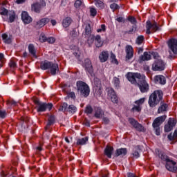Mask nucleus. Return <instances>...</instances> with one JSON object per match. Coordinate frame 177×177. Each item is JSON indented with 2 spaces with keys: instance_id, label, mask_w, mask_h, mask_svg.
<instances>
[{
  "instance_id": "nucleus-60",
  "label": "nucleus",
  "mask_w": 177,
  "mask_h": 177,
  "mask_svg": "<svg viewBox=\"0 0 177 177\" xmlns=\"http://www.w3.org/2000/svg\"><path fill=\"white\" fill-rule=\"evenodd\" d=\"M73 55L76 56V57H78V56L80 55V48H77V51L73 53Z\"/></svg>"
},
{
  "instance_id": "nucleus-28",
  "label": "nucleus",
  "mask_w": 177,
  "mask_h": 177,
  "mask_svg": "<svg viewBox=\"0 0 177 177\" xmlns=\"http://www.w3.org/2000/svg\"><path fill=\"white\" fill-rule=\"evenodd\" d=\"M7 16L9 17L8 23H13L16 19V12L15 11H10Z\"/></svg>"
},
{
  "instance_id": "nucleus-5",
  "label": "nucleus",
  "mask_w": 177,
  "mask_h": 177,
  "mask_svg": "<svg viewBox=\"0 0 177 177\" xmlns=\"http://www.w3.org/2000/svg\"><path fill=\"white\" fill-rule=\"evenodd\" d=\"M126 77L127 78L128 81H129V82L133 84L134 85H136L138 82H139L140 80H145V78H146V76H145L144 75H141L139 73L129 72L126 75Z\"/></svg>"
},
{
  "instance_id": "nucleus-41",
  "label": "nucleus",
  "mask_w": 177,
  "mask_h": 177,
  "mask_svg": "<svg viewBox=\"0 0 177 177\" xmlns=\"http://www.w3.org/2000/svg\"><path fill=\"white\" fill-rule=\"evenodd\" d=\"M89 9H90L91 16H92L93 17H95V16L97 15V11L96 10V8L93 7H90Z\"/></svg>"
},
{
  "instance_id": "nucleus-26",
  "label": "nucleus",
  "mask_w": 177,
  "mask_h": 177,
  "mask_svg": "<svg viewBox=\"0 0 177 177\" xmlns=\"http://www.w3.org/2000/svg\"><path fill=\"white\" fill-rule=\"evenodd\" d=\"M41 3H35L31 6V9L33 12H35V13H39L41 12Z\"/></svg>"
},
{
  "instance_id": "nucleus-53",
  "label": "nucleus",
  "mask_w": 177,
  "mask_h": 177,
  "mask_svg": "<svg viewBox=\"0 0 177 177\" xmlns=\"http://www.w3.org/2000/svg\"><path fill=\"white\" fill-rule=\"evenodd\" d=\"M56 39L54 37H48L47 38L46 41L48 42V44H55V41Z\"/></svg>"
},
{
  "instance_id": "nucleus-2",
  "label": "nucleus",
  "mask_w": 177,
  "mask_h": 177,
  "mask_svg": "<svg viewBox=\"0 0 177 177\" xmlns=\"http://www.w3.org/2000/svg\"><path fill=\"white\" fill-rule=\"evenodd\" d=\"M40 68L41 70H48L51 75H56V74L59 73V65L49 61L41 62L40 64Z\"/></svg>"
},
{
  "instance_id": "nucleus-1",
  "label": "nucleus",
  "mask_w": 177,
  "mask_h": 177,
  "mask_svg": "<svg viewBox=\"0 0 177 177\" xmlns=\"http://www.w3.org/2000/svg\"><path fill=\"white\" fill-rule=\"evenodd\" d=\"M156 154L158 153V156L159 158H161L163 161H166V168L168 171H170V172H177L176 162L169 159L167 155L160 152L158 149L156 150Z\"/></svg>"
},
{
  "instance_id": "nucleus-62",
  "label": "nucleus",
  "mask_w": 177,
  "mask_h": 177,
  "mask_svg": "<svg viewBox=\"0 0 177 177\" xmlns=\"http://www.w3.org/2000/svg\"><path fill=\"white\" fill-rule=\"evenodd\" d=\"M117 21H118L119 23H122V21H124V18H122V17H118L116 19Z\"/></svg>"
},
{
  "instance_id": "nucleus-14",
  "label": "nucleus",
  "mask_w": 177,
  "mask_h": 177,
  "mask_svg": "<svg viewBox=\"0 0 177 177\" xmlns=\"http://www.w3.org/2000/svg\"><path fill=\"white\" fill-rule=\"evenodd\" d=\"M166 119L167 115H165L156 118L152 123L153 128L160 127L161 124H162V122H164V121H165Z\"/></svg>"
},
{
  "instance_id": "nucleus-51",
  "label": "nucleus",
  "mask_w": 177,
  "mask_h": 177,
  "mask_svg": "<svg viewBox=\"0 0 177 177\" xmlns=\"http://www.w3.org/2000/svg\"><path fill=\"white\" fill-rule=\"evenodd\" d=\"M128 20H129V21H130V23L131 24H136V19H135V17H128Z\"/></svg>"
},
{
  "instance_id": "nucleus-48",
  "label": "nucleus",
  "mask_w": 177,
  "mask_h": 177,
  "mask_svg": "<svg viewBox=\"0 0 177 177\" xmlns=\"http://www.w3.org/2000/svg\"><path fill=\"white\" fill-rule=\"evenodd\" d=\"M92 111H93L92 106L88 105L86 107L85 113H86V114H92Z\"/></svg>"
},
{
  "instance_id": "nucleus-30",
  "label": "nucleus",
  "mask_w": 177,
  "mask_h": 177,
  "mask_svg": "<svg viewBox=\"0 0 177 177\" xmlns=\"http://www.w3.org/2000/svg\"><path fill=\"white\" fill-rule=\"evenodd\" d=\"M88 139L89 138L88 137L79 138L76 142V145H77V146H83V145H86V142H88Z\"/></svg>"
},
{
  "instance_id": "nucleus-57",
  "label": "nucleus",
  "mask_w": 177,
  "mask_h": 177,
  "mask_svg": "<svg viewBox=\"0 0 177 177\" xmlns=\"http://www.w3.org/2000/svg\"><path fill=\"white\" fill-rule=\"evenodd\" d=\"M81 5H82V2L80 0H77L75 3V6L76 8H80V6H81Z\"/></svg>"
},
{
  "instance_id": "nucleus-63",
  "label": "nucleus",
  "mask_w": 177,
  "mask_h": 177,
  "mask_svg": "<svg viewBox=\"0 0 177 177\" xmlns=\"http://www.w3.org/2000/svg\"><path fill=\"white\" fill-rule=\"evenodd\" d=\"M50 23H51L52 26H56V24H57L56 20H55V19H52L50 21Z\"/></svg>"
},
{
  "instance_id": "nucleus-23",
  "label": "nucleus",
  "mask_w": 177,
  "mask_h": 177,
  "mask_svg": "<svg viewBox=\"0 0 177 177\" xmlns=\"http://www.w3.org/2000/svg\"><path fill=\"white\" fill-rule=\"evenodd\" d=\"M113 151H114V148H113V147L107 146L104 149V154L108 157V158H111Z\"/></svg>"
},
{
  "instance_id": "nucleus-13",
  "label": "nucleus",
  "mask_w": 177,
  "mask_h": 177,
  "mask_svg": "<svg viewBox=\"0 0 177 177\" xmlns=\"http://www.w3.org/2000/svg\"><path fill=\"white\" fill-rule=\"evenodd\" d=\"M166 119L167 115H165L156 118L152 123L153 128L160 127L161 124H162V122H164V121H165Z\"/></svg>"
},
{
  "instance_id": "nucleus-3",
  "label": "nucleus",
  "mask_w": 177,
  "mask_h": 177,
  "mask_svg": "<svg viewBox=\"0 0 177 177\" xmlns=\"http://www.w3.org/2000/svg\"><path fill=\"white\" fill-rule=\"evenodd\" d=\"M162 96L164 94L162 91L160 90L155 91L150 96L149 99V104L150 107H156L161 100H162Z\"/></svg>"
},
{
  "instance_id": "nucleus-18",
  "label": "nucleus",
  "mask_w": 177,
  "mask_h": 177,
  "mask_svg": "<svg viewBox=\"0 0 177 177\" xmlns=\"http://www.w3.org/2000/svg\"><path fill=\"white\" fill-rule=\"evenodd\" d=\"M21 19L25 24H30L32 21V18L28 15V13L26 11L21 13Z\"/></svg>"
},
{
  "instance_id": "nucleus-19",
  "label": "nucleus",
  "mask_w": 177,
  "mask_h": 177,
  "mask_svg": "<svg viewBox=\"0 0 177 177\" xmlns=\"http://www.w3.org/2000/svg\"><path fill=\"white\" fill-rule=\"evenodd\" d=\"M129 124H131V125H132V127H133V128H136V129H137L138 131H142L143 127L142 126V124H139V122H138V121H136L135 119L129 118Z\"/></svg>"
},
{
  "instance_id": "nucleus-44",
  "label": "nucleus",
  "mask_w": 177,
  "mask_h": 177,
  "mask_svg": "<svg viewBox=\"0 0 177 177\" xmlns=\"http://www.w3.org/2000/svg\"><path fill=\"white\" fill-rule=\"evenodd\" d=\"M68 111H69V113H75V111H77V107H75V106L74 105H70L68 107Z\"/></svg>"
},
{
  "instance_id": "nucleus-45",
  "label": "nucleus",
  "mask_w": 177,
  "mask_h": 177,
  "mask_svg": "<svg viewBox=\"0 0 177 177\" xmlns=\"http://www.w3.org/2000/svg\"><path fill=\"white\" fill-rule=\"evenodd\" d=\"M48 38L46 37V36L45 35V34L41 33L39 36V40L40 41V42H46Z\"/></svg>"
},
{
  "instance_id": "nucleus-6",
  "label": "nucleus",
  "mask_w": 177,
  "mask_h": 177,
  "mask_svg": "<svg viewBox=\"0 0 177 177\" xmlns=\"http://www.w3.org/2000/svg\"><path fill=\"white\" fill-rule=\"evenodd\" d=\"M35 104L36 106V109L37 113H44L46 111V110H52V107H53V104L52 103L46 104L45 102H42L39 100H35Z\"/></svg>"
},
{
  "instance_id": "nucleus-54",
  "label": "nucleus",
  "mask_w": 177,
  "mask_h": 177,
  "mask_svg": "<svg viewBox=\"0 0 177 177\" xmlns=\"http://www.w3.org/2000/svg\"><path fill=\"white\" fill-rule=\"evenodd\" d=\"M110 8L113 10H115L118 9L119 6H118V5H117V3H113L111 4Z\"/></svg>"
},
{
  "instance_id": "nucleus-43",
  "label": "nucleus",
  "mask_w": 177,
  "mask_h": 177,
  "mask_svg": "<svg viewBox=\"0 0 177 177\" xmlns=\"http://www.w3.org/2000/svg\"><path fill=\"white\" fill-rule=\"evenodd\" d=\"M0 15L1 16H8V15H9V12L6 8H1Z\"/></svg>"
},
{
  "instance_id": "nucleus-50",
  "label": "nucleus",
  "mask_w": 177,
  "mask_h": 177,
  "mask_svg": "<svg viewBox=\"0 0 177 177\" xmlns=\"http://www.w3.org/2000/svg\"><path fill=\"white\" fill-rule=\"evenodd\" d=\"M111 59L112 63H115V64H118V61H117V59L115 58V55H114L113 53L111 55Z\"/></svg>"
},
{
  "instance_id": "nucleus-9",
  "label": "nucleus",
  "mask_w": 177,
  "mask_h": 177,
  "mask_svg": "<svg viewBox=\"0 0 177 177\" xmlns=\"http://www.w3.org/2000/svg\"><path fill=\"white\" fill-rule=\"evenodd\" d=\"M146 24L147 34H151V32H156V31H158L159 30L158 25H157V22H153V24H151L150 21H147Z\"/></svg>"
},
{
  "instance_id": "nucleus-55",
  "label": "nucleus",
  "mask_w": 177,
  "mask_h": 177,
  "mask_svg": "<svg viewBox=\"0 0 177 177\" xmlns=\"http://www.w3.org/2000/svg\"><path fill=\"white\" fill-rule=\"evenodd\" d=\"M8 104H11V106H17V102L13 100H11L8 101Z\"/></svg>"
},
{
  "instance_id": "nucleus-10",
  "label": "nucleus",
  "mask_w": 177,
  "mask_h": 177,
  "mask_svg": "<svg viewBox=\"0 0 177 177\" xmlns=\"http://www.w3.org/2000/svg\"><path fill=\"white\" fill-rule=\"evenodd\" d=\"M140 83H137V85L142 93H146V92H149V86L147 82H146L145 79H140L138 80Z\"/></svg>"
},
{
  "instance_id": "nucleus-40",
  "label": "nucleus",
  "mask_w": 177,
  "mask_h": 177,
  "mask_svg": "<svg viewBox=\"0 0 177 177\" xmlns=\"http://www.w3.org/2000/svg\"><path fill=\"white\" fill-rule=\"evenodd\" d=\"M143 41H145V37L143 35L138 36L136 39V44L138 45H141V44L143 43Z\"/></svg>"
},
{
  "instance_id": "nucleus-58",
  "label": "nucleus",
  "mask_w": 177,
  "mask_h": 177,
  "mask_svg": "<svg viewBox=\"0 0 177 177\" xmlns=\"http://www.w3.org/2000/svg\"><path fill=\"white\" fill-rule=\"evenodd\" d=\"M1 118H5L6 117V111H0Z\"/></svg>"
},
{
  "instance_id": "nucleus-25",
  "label": "nucleus",
  "mask_w": 177,
  "mask_h": 177,
  "mask_svg": "<svg viewBox=\"0 0 177 177\" xmlns=\"http://www.w3.org/2000/svg\"><path fill=\"white\" fill-rule=\"evenodd\" d=\"M104 115V112L100 107L95 109V118H102Z\"/></svg>"
},
{
  "instance_id": "nucleus-16",
  "label": "nucleus",
  "mask_w": 177,
  "mask_h": 177,
  "mask_svg": "<svg viewBox=\"0 0 177 177\" xmlns=\"http://www.w3.org/2000/svg\"><path fill=\"white\" fill-rule=\"evenodd\" d=\"M49 21H50V19L48 17L42 18L37 22L36 27L37 28H42V27H45Z\"/></svg>"
},
{
  "instance_id": "nucleus-42",
  "label": "nucleus",
  "mask_w": 177,
  "mask_h": 177,
  "mask_svg": "<svg viewBox=\"0 0 177 177\" xmlns=\"http://www.w3.org/2000/svg\"><path fill=\"white\" fill-rule=\"evenodd\" d=\"M53 122H55V117L50 116V118H48V122L47 123L46 128H49V127L52 125Z\"/></svg>"
},
{
  "instance_id": "nucleus-59",
  "label": "nucleus",
  "mask_w": 177,
  "mask_h": 177,
  "mask_svg": "<svg viewBox=\"0 0 177 177\" xmlns=\"http://www.w3.org/2000/svg\"><path fill=\"white\" fill-rule=\"evenodd\" d=\"M68 97H71L72 99H75V93L74 92H70L68 94Z\"/></svg>"
},
{
  "instance_id": "nucleus-22",
  "label": "nucleus",
  "mask_w": 177,
  "mask_h": 177,
  "mask_svg": "<svg viewBox=\"0 0 177 177\" xmlns=\"http://www.w3.org/2000/svg\"><path fill=\"white\" fill-rule=\"evenodd\" d=\"M99 59H100L101 63H104L105 62H107V60L109 59V52L102 51L100 54Z\"/></svg>"
},
{
  "instance_id": "nucleus-35",
  "label": "nucleus",
  "mask_w": 177,
  "mask_h": 177,
  "mask_svg": "<svg viewBox=\"0 0 177 177\" xmlns=\"http://www.w3.org/2000/svg\"><path fill=\"white\" fill-rule=\"evenodd\" d=\"M95 5L98 9H104V3L102 0H95Z\"/></svg>"
},
{
  "instance_id": "nucleus-32",
  "label": "nucleus",
  "mask_w": 177,
  "mask_h": 177,
  "mask_svg": "<svg viewBox=\"0 0 177 177\" xmlns=\"http://www.w3.org/2000/svg\"><path fill=\"white\" fill-rule=\"evenodd\" d=\"M139 151H140V149H139V147H134L132 152V156L134 158H139V157H140Z\"/></svg>"
},
{
  "instance_id": "nucleus-17",
  "label": "nucleus",
  "mask_w": 177,
  "mask_h": 177,
  "mask_svg": "<svg viewBox=\"0 0 177 177\" xmlns=\"http://www.w3.org/2000/svg\"><path fill=\"white\" fill-rule=\"evenodd\" d=\"M108 95L109 97H111V102L113 103H118V97H117V95L115 94V91H114V89L109 88L108 90Z\"/></svg>"
},
{
  "instance_id": "nucleus-31",
  "label": "nucleus",
  "mask_w": 177,
  "mask_h": 177,
  "mask_svg": "<svg viewBox=\"0 0 177 177\" xmlns=\"http://www.w3.org/2000/svg\"><path fill=\"white\" fill-rule=\"evenodd\" d=\"M150 59H151V55L147 52H145L143 55H142L140 57V62H145L146 60H150Z\"/></svg>"
},
{
  "instance_id": "nucleus-61",
  "label": "nucleus",
  "mask_w": 177,
  "mask_h": 177,
  "mask_svg": "<svg viewBox=\"0 0 177 177\" xmlns=\"http://www.w3.org/2000/svg\"><path fill=\"white\" fill-rule=\"evenodd\" d=\"M26 2V0H17L16 1V3H17L18 5H20L21 3H24Z\"/></svg>"
},
{
  "instance_id": "nucleus-46",
  "label": "nucleus",
  "mask_w": 177,
  "mask_h": 177,
  "mask_svg": "<svg viewBox=\"0 0 177 177\" xmlns=\"http://www.w3.org/2000/svg\"><path fill=\"white\" fill-rule=\"evenodd\" d=\"M145 98H140V100L135 102V104H137V106H141V104H143L145 103Z\"/></svg>"
},
{
  "instance_id": "nucleus-49",
  "label": "nucleus",
  "mask_w": 177,
  "mask_h": 177,
  "mask_svg": "<svg viewBox=\"0 0 177 177\" xmlns=\"http://www.w3.org/2000/svg\"><path fill=\"white\" fill-rule=\"evenodd\" d=\"M153 131H155L156 135H157V136H160L161 135V129L160 127H153Z\"/></svg>"
},
{
  "instance_id": "nucleus-56",
  "label": "nucleus",
  "mask_w": 177,
  "mask_h": 177,
  "mask_svg": "<svg viewBox=\"0 0 177 177\" xmlns=\"http://www.w3.org/2000/svg\"><path fill=\"white\" fill-rule=\"evenodd\" d=\"M9 66L11 68H16V62L14 61H10L9 63Z\"/></svg>"
},
{
  "instance_id": "nucleus-8",
  "label": "nucleus",
  "mask_w": 177,
  "mask_h": 177,
  "mask_svg": "<svg viewBox=\"0 0 177 177\" xmlns=\"http://www.w3.org/2000/svg\"><path fill=\"white\" fill-rule=\"evenodd\" d=\"M95 41V45L97 48H102L103 46V41H102V37L100 35H97L96 36H91L88 39V45H92Z\"/></svg>"
},
{
  "instance_id": "nucleus-4",
  "label": "nucleus",
  "mask_w": 177,
  "mask_h": 177,
  "mask_svg": "<svg viewBox=\"0 0 177 177\" xmlns=\"http://www.w3.org/2000/svg\"><path fill=\"white\" fill-rule=\"evenodd\" d=\"M153 59H156L155 62L152 64V70L153 71H162L165 69V64L160 59V55L156 52L151 53Z\"/></svg>"
},
{
  "instance_id": "nucleus-39",
  "label": "nucleus",
  "mask_w": 177,
  "mask_h": 177,
  "mask_svg": "<svg viewBox=\"0 0 177 177\" xmlns=\"http://www.w3.org/2000/svg\"><path fill=\"white\" fill-rule=\"evenodd\" d=\"M59 111H68V104L67 103L64 102L62 104V105L59 109Z\"/></svg>"
},
{
  "instance_id": "nucleus-11",
  "label": "nucleus",
  "mask_w": 177,
  "mask_h": 177,
  "mask_svg": "<svg viewBox=\"0 0 177 177\" xmlns=\"http://www.w3.org/2000/svg\"><path fill=\"white\" fill-rule=\"evenodd\" d=\"M169 52H173L174 55H177V39H171L168 41Z\"/></svg>"
},
{
  "instance_id": "nucleus-47",
  "label": "nucleus",
  "mask_w": 177,
  "mask_h": 177,
  "mask_svg": "<svg viewBox=\"0 0 177 177\" xmlns=\"http://www.w3.org/2000/svg\"><path fill=\"white\" fill-rule=\"evenodd\" d=\"M131 110L133 111H137L138 113L142 111V106L137 105V106H134Z\"/></svg>"
},
{
  "instance_id": "nucleus-12",
  "label": "nucleus",
  "mask_w": 177,
  "mask_h": 177,
  "mask_svg": "<svg viewBox=\"0 0 177 177\" xmlns=\"http://www.w3.org/2000/svg\"><path fill=\"white\" fill-rule=\"evenodd\" d=\"M176 122L177 121L175 118H169L167 124L165 125V132H171L175 125H176Z\"/></svg>"
},
{
  "instance_id": "nucleus-38",
  "label": "nucleus",
  "mask_w": 177,
  "mask_h": 177,
  "mask_svg": "<svg viewBox=\"0 0 177 177\" xmlns=\"http://www.w3.org/2000/svg\"><path fill=\"white\" fill-rule=\"evenodd\" d=\"M113 84L116 88H120V79L117 77H113Z\"/></svg>"
},
{
  "instance_id": "nucleus-29",
  "label": "nucleus",
  "mask_w": 177,
  "mask_h": 177,
  "mask_svg": "<svg viewBox=\"0 0 177 177\" xmlns=\"http://www.w3.org/2000/svg\"><path fill=\"white\" fill-rule=\"evenodd\" d=\"M71 18L66 17L62 21V26L64 28H67V27H70V24H71Z\"/></svg>"
},
{
  "instance_id": "nucleus-20",
  "label": "nucleus",
  "mask_w": 177,
  "mask_h": 177,
  "mask_svg": "<svg viewBox=\"0 0 177 177\" xmlns=\"http://www.w3.org/2000/svg\"><path fill=\"white\" fill-rule=\"evenodd\" d=\"M133 57V48L132 46H127L126 47V60H130Z\"/></svg>"
},
{
  "instance_id": "nucleus-52",
  "label": "nucleus",
  "mask_w": 177,
  "mask_h": 177,
  "mask_svg": "<svg viewBox=\"0 0 177 177\" xmlns=\"http://www.w3.org/2000/svg\"><path fill=\"white\" fill-rule=\"evenodd\" d=\"M102 31H106V25H101V28L97 29V32H102Z\"/></svg>"
},
{
  "instance_id": "nucleus-7",
  "label": "nucleus",
  "mask_w": 177,
  "mask_h": 177,
  "mask_svg": "<svg viewBox=\"0 0 177 177\" xmlns=\"http://www.w3.org/2000/svg\"><path fill=\"white\" fill-rule=\"evenodd\" d=\"M77 90L80 91L82 96L86 97L89 95V86L84 82H77Z\"/></svg>"
},
{
  "instance_id": "nucleus-34",
  "label": "nucleus",
  "mask_w": 177,
  "mask_h": 177,
  "mask_svg": "<svg viewBox=\"0 0 177 177\" xmlns=\"http://www.w3.org/2000/svg\"><path fill=\"white\" fill-rule=\"evenodd\" d=\"M1 38L5 44H11L12 42V39L6 33L3 34Z\"/></svg>"
},
{
  "instance_id": "nucleus-27",
  "label": "nucleus",
  "mask_w": 177,
  "mask_h": 177,
  "mask_svg": "<svg viewBox=\"0 0 177 177\" xmlns=\"http://www.w3.org/2000/svg\"><path fill=\"white\" fill-rule=\"evenodd\" d=\"M167 109H168V105L165 103H160V106L158 109V113L161 114V113H164V111H167Z\"/></svg>"
},
{
  "instance_id": "nucleus-37",
  "label": "nucleus",
  "mask_w": 177,
  "mask_h": 177,
  "mask_svg": "<svg viewBox=\"0 0 177 177\" xmlns=\"http://www.w3.org/2000/svg\"><path fill=\"white\" fill-rule=\"evenodd\" d=\"M85 35H91L92 34V30L91 29V24H85Z\"/></svg>"
},
{
  "instance_id": "nucleus-24",
  "label": "nucleus",
  "mask_w": 177,
  "mask_h": 177,
  "mask_svg": "<svg viewBox=\"0 0 177 177\" xmlns=\"http://www.w3.org/2000/svg\"><path fill=\"white\" fill-rule=\"evenodd\" d=\"M127 153H128L127 148L118 149L116 150L115 156L119 157V156H122V157H124V156H127Z\"/></svg>"
},
{
  "instance_id": "nucleus-21",
  "label": "nucleus",
  "mask_w": 177,
  "mask_h": 177,
  "mask_svg": "<svg viewBox=\"0 0 177 177\" xmlns=\"http://www.w3.org/2000/svg\"><path fill=\"white\" fill-rule=\"evenodd\" d=\"M154 80H155L156 84H160L161 85H165V84L167 83V80H165V77L161 75L155 76Z\"/></svg>"
},
{
  "instance_id": "nucleus-15",
  "label": "nucleus",
  "mask_w": 177,
  "mask_h": 177,
  "mask_svg": "<svg viewBox=\"0 0 177 177\" xmlns=\"http://www.w3.org/2000/svg\"><path fill=\"white\" fill-rule=\"evenodd\" d=\"M84 66L85 67V70L88 72L91 75L93 74V67L92 66V62H91V59H86L84 60Z\"/></svg>"
},
{
  "instance_id": "nucleus-64",
  "label": "nucleus",
  "mask_w": 177,
  "mask_h": 177,
  "mask_svg": "<svg viewBox=\"0 0 177 177\" xmlns=\"http://www.w3.org/2000/svg\"><path fill=\"white\" fill-rule=\"evenodd\" d=\"M128 177H138V176H136L135 174H133L132 173H129Z\"/></svg>"
},
{
  "instance_id": "nucleus-33",
  "label": "nucleus",
  "mask_w": 177,
  "mask_h": 177,
  "mask_svg": "<svg viewBox=\"0 0 177 177\" xmlns=\"http://www.w3.org/2000/svg\"><path fill=\"white\" fill-rule=\"evenodd\" d=\"M28 51L31 55L33 56V57H37V51L35 50V47H34V45L29 44L28 46Z\"/></svg>"
},
{
  "instance_id": "nucleus-36",
  "label": "nucleus",
  "mask_w": 177,
  "mask_h": 177,
  "mask_svg": "<svg viewBox=\"0 0 177 177\" xmlns=\"http://www.w3.org/2000/svg\"><path fill=\"white\" fill-rule=\"evenodd\" d=\"M169 140H175L177 139V129H176L174 132V133H171L169 135L167 136Z\"/></svg>"
}]
</instances>
